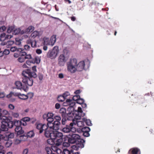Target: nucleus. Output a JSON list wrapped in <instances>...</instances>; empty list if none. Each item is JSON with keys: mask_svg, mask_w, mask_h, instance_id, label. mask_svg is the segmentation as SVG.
<instances>
[{"mask_svg": "<svg viewBox=\"0 0 154 154\" xmlns=\"http://www.w3.org/2000/svg\"><path fill=\"white\" fill-rule=\"evenodd\" d=\"M66 64L67 70L72 73H75L77 71H81L86 69L84 61H82L78 63L75 58L70 59Z\"/></svg>", "mask_w": 154, "mask_h": 154, "instance_id": "f257e3e1", "label": "nucleus"}, {"mask_svg": "<svg viewBox=\"0 0 154 154\" xmlns=\"http://www.w3.org/2000/svg\"><path fill=\"white\" fill-rule=\"evenodd\" d=\"M22 75V82L24 84V86L27 87V89L28 86H31L33 85V81L32 78H36L37 75L34 72L32 73L30 72L29 71H23Z\"/></svg>", "mask_w": 154, "mask_h": 154, "instance_id": "f03ea898", "label": "nucleus"}, {"mask_svg": "<svg viewBox=\"0 0 154 154\" xmlns=\"http://www.w3.org/2000/svg\"><path fill=\"white\" fill-rule=\"evenodd\" d=\"M68 141L70 143H76V146H73L72 147L75 150H78L79 148H82L84 147L85 140L81 139L80 136L77 134H72L70 137L68 138Z\"/></svg>", "mask_w": 154, "mask_h": 154, "instance_id": "7ed1b4c3", "label": "nucleus"}, {"mask_svg": "<svg viewBox=\"0 0 154 154\" xmlns=\"http://www.w3.org/2000/svg\"><path fill=\"white\" fill-rule=\"evenodd\" d=\"M59 51L58 46H54L52 50L49 51L47 54V57L51 59H54L57 56Z\"/></svg>", "mask_w": 154, "mask_h": 154, "instance_id": "20e7f679", "label": "nucleus"}, {"mask_svg": "<svg viewBox=\"0 0 154 154\" xmlns=\"http://www.w3.org/2000/svg\"><path fill=\"white\" fill-rule=\"evenodd\" d=\"M36 128L38 131L39 134L42 133L44 130L47 128L46 125L36 123L35 124Z\"/></svg>", "mask_w": 154, "mask_h": 154, "instance_id": "39448f33", "label": "nucleus"}, {"mask_svg": "<svg viewBox=\"0 0 154 154\" xmlns=\"http://www.w3.org/2000/svg\"><path fill=\"white\" fill-rule=\"evenodd\" d=\"M3 117L1 119H3V123L6 124L8 128H12L14 126L13 122L8 118L6 116Z\"/></svg>", "mask_w": 154, "mask_h": 154, "instance_id": "423d86ee", "label": "nucleus"}, {"mask_svg": "<svg viewBox=\"0 0 154 154\" xmlns=\"http://www.w3.org/2000/svg\"><path fill=\"white\" fill-rule=\"evenodd\" d=\"M44 130V135L47 137L52 138L53 135L54 134L53 131L51 130L49 128L47 127Z\"/></svg>", "mask_w": 154, "mask_h": 154, "instance_id": "0eeeda50", "label": "nucleus"}, {"mask_svg": "<svg viewBox=\"0 0 154 154\" xmlns=\"http://www.w3.org/2000/svg\"><path fill=\"white\" fill-rule=\"evenodd\" d=\"M54 114L51 112H48L47 114H45L43 116L44 119H46L48 122H53L54 120Z\"/></svg>", "mask_w": 154, "mask_h": 154, "instance_id": "6e6552de", "label": "nucleus"}, {"mask_svg": "<svg viewBox=\"0 0 154 154\" xmlns=\"http://www.w3.org/2000/svg\"><path fill=\"white\" fill-rule=\"evenodd\" d=\"M66 61V57L64 55L60 54L58 59V64L59 66H64Z\"/></svg>", "mask_w": 154, "mask_h": 154, "instance_id": "1a4fd4ad", "label": "nucleus"}, {"mask_svg": "<svg viewBox=\"0 0 154 154\" xmlns=\"http://www.w3.org/2000/svg\"><path fill=\"white\" fill-rule=\"evenodd\" d=\"M75 102L72 100L70 99H67L65 102L63 103L64 106H67L69 105V107L72 108L73 110L74 109V108L73 107L75 105Z\"/></svg>", "mask_w": 154, "mask_h": 154, "instance_id": "9d476101", "label": "nucleus"}, {"mask_svg": "<svg viewBox=\"0 0 154 154\" xmlns=\"http://www.w3.org/2000/svg\"><path fill=\"white\" fill-rule=\"evenodd\" d=\"M15 85L18 89H23L24 91L27 90V87L23 85L22 83L19 81H17L15 82Z\"/></svg>", "mask_w": 154, "mask_h": 154, "instance_id": "9b49d317", "label": "nucleus"}, {"mask_svg": "<svg viewBox=\"0 0 154 154\" xmlns=\"http://www.w3.org/2000/svg\"><path fill=\"white\" fill-rule=\"evenodd\" d=\"M75 112H77V114H75L77 115L76 116L78 117L77 118L75 117L76 119H80L81 116H85V114L83 113V111L81 107H79L77 111H76Z\"/></svg>", "mask_w": 154, "mask_h": 154, "instance_id": "f8f14e48", "label": "nucleus"}, {"mask_svg": "<svg viewBox=\"0 0 154 154\" xmlns=\"http://www.w3.org/2000/svg\"><path fill=\"white\" fill-rule=\"evenodd\" d=\"M19 54L21 55V56L18 58L17 60L19 62L22 63L24 62L25 61V59L24 58V56L26 54V53L25 52L23 51Z\"/></svg>", "mask_w": 154, "mask_h": 154, "instance_id": "ddd939ff", "label": "nucleus"}, {"mask_svg": "<svg viewBox=\"0 0 154 154\" xmlns=\"http://www.w3.org/2000/svg\"><path fill=\"white\" fill-rule=\"evenodd\" d=\"M129 154H140V150L138 148H133L129 150Z\"/></svg>", "mask_w": 154, "mask_h": 154, "instance_id": "4468645a", "label": "nucleus"}, {"mask_svg": "<svg viewBox=\"0 0 154 154\" xmlns=\"http://www.w3.org/2000/svg\"><path fill=\"white\" fill-rule=\"evenodd\" d=\"M34 29V27L33 26H30L26 29L24 31H22L21 32V33L22 34H23L24 33H28L31 32H32Z\"/></svg>", "mask_w": 154, "mask_h": 154, "instance_id": "2eb2a0df", "label": "nucleus"}, {"mask_svg": "<svg viewBox=\"0 0 154 154\" xmlns=\"http://www.w3.org/2000/svg\"><path fill=\"white\" fill-rule=\"evenodd\" d=\"M14 43V42L13 41L8 40L7 42H3L2 43L3 45H6L7 48H11V46Z\"/></svg>", "mask_w": 154, "mask_h": 154, "instance_id": "dca6fc26", "label": "nucleus"}, {"mask_svg": "<svg viewBox=\"0 0 154 154\" xmlns=\"http://www.w3.org/2000/svg\"><path fill=\"white\" fill-rule=\"evenodd\" d=\"M56 40V36L54 35H52L49 41V45L53 46L55 43Z\"/></svg>", "mask_w": 154, "mask_h": 154, "instance_id": "f3484780", "label": "nucleus"}, {"mask_svg": "<svg viewBox=\"0 0 154 154\" xmlns=\"http://www.w3.org/2000/svg\"><path fill=\"white\" fill-rule=\"evenodd\" d=\"M54 134L53 135V139H59L63 137V134L62 133L60 132H54Z\"/></svg>", "mask_w": 154, "mask_h": 154, "instance_id": "a211bd4d", "label": "nucleus"}, {"mask_svg": "<svg viewBox=\"0 0 154 154\" xmlns=\"http://www.w3.org/2000/svg\"><path fill=\"white\" fill-rule=\"evenodd\" d=\"M78 131L79 132H82L83 133L88 131H90V128L88 127H85L81 129H77Z\"/></svg>", "mask_w": 154, "mask_h": 154, "instance_id": "6ab92c4d", "label": "nucleus"}, {"mask_svg": "<svg viewBox=\"0 0 154 154\" xmlns=\"http://www.w3.org/2000/svg\"><path fill=\"white\" fill-rule=\"evenodd\" d=\"M15 130V132H17L18 135H20L22 134L24 132L22 130V128L21 126L16 127Z\"/></svg>", "mask_w": 154, "mask_h": 154, "instance_id": "aec40b11", "label": "nucleus"}, {"mask_svg": "<svg viewBox=\"0 0 154 154\" xmlns=\"http://www.w3.org/2000/svg\"><path fill=\"white\" fill-rule=\"evenodd\" d=\"M60 122L58 121H55L54 122V130H57L59 129Z\"/></svg>", "mask_w": 154, "mask_h": 154, "instance_id": "412c9836", "label": "nucleus"}, {"mask_svg": "<svg viewBox=\"0 0 154 154\" xmlns=\"http://www.w3.org/2000/svg\"><path fill=\"white\" fill-rule=\"evenodd\" d=\"M10 50L12 52H14L16 51L19 53L24 51V49L23 48H17L15 47H11Z\"/></svg>", "mask_w": 154, "mask_h": 154, "instance_id": "4be33fe9", "label": "nucleus"}, {"mask_svg": "<svg viewBox=\"0 0 154 154\" xmlns=\"http://www.w3.org/2000/svg\"><path fill=\"white\" fill-rule=\"evenodd\" d=\"M2 125L1 126V128L0 129L1 131H7L8 130V128L6 124L3 123V120L2 122Z\"/></svg>", "mask_w": 154, "mask_h": 154, "instance_id": "5701e85b", "label": "nucleus"}, {"mask_svg": "<svg viewBox=\"0 0 154 154\" xmlns=\"http://www.w3.org/2000/svg\"><path fill=\"white\" fill-rule=\"evenodd\" d=\"M70 125H66V127L62 128V131L64 133H68L70 132Z\"/></svg>", "mask_w": 154, "mask_h": 154, "instance_id": "b1692460", "label": "nucleus"}, {"mask_svg": "<svg viewBox=\"0 0 154 154\" xmlns=\"http://www.w3.org/2000/svg\"><path fill=\"white\" fill-rule=\"evenodd\" d=\"M52 149L55 152H56L57 154H63V151L61 150L55 146H53Z\"/></svg>", "mask_w": 154, "mask_h": 154, "instance_id": "393cba45", "label": "nucleus"}, {"mask_svg": "<svg viewBox=\"0 0 154 154\" xmlns=\"http://www.w3.org/2000/svg\"><path fill=\"white\" fill-rule=\"evenodd\" d=\"M56 140L55 143V144L57 146H59L62 144L63 142V137L56 139Z\"/></svg>", "mask_w": 154, "mask_h": 154, "instance_id": "a878e982", "label": "nucleus"}, {"mask_svg": "<svg viewBox=\"0 0 154 154\" xmlns=\"http://www.w3.org/2000/svg\"><path fill=\"white\" fill-rule=\"evenodd\" d=\"M66 109L65 108H62L60 109L59 110V112L61 114L62 117H65L66 116Z\"/></svg>", "mask_w": 154, "mask_h": 154, "instance_id": "bb28decb", "label": "nucleus"}, {"mask_svg": "<svg viewBox=\"0 0 154 154\" xmlns=\"http://www.w3.org/2000/svg\"><path fill=\"white\" fill-rule=\"evenodd\" d=\"M66 116L68 118L69 120H72L74 116V113L72 111L66 113Z\"/></svg>", "mask_w": 154, "mask_h": 154, "instance_id": "cd10ccee", "label": "nucleus"}, {"mask_svg": "<svg viewBox=\"0 0 154 154\" xmlns=\"http://www.w3.org/2000/svg\"><path fill=\"white\" fill-rule=\"evenodd\" d=\"M73 149L72 148L70 150H69L67 149H64L63 150V154H72Z\"/></svg>", "mask_w": 154, "mask_h": 154, "instance_id": "c85d7f7f", "label": "nucleus"}, {"mask_svg": "<svg viewBox=\"0 0 154 154\" xmlns=\"http://www.w3.org/2000/svg\"><path fill=\"white\" fill-rule=\"evenodd\" d=\"M54 122H48L47 124L46 125V126L48 128H49L51 130L53 131L54 130Z\"/></svg>", "mask_w": 154, "mask_h": 154, "instance_id": "c756f323", "label": "nucleus"}, {"mask_svg": "<svg viewBox=\"0 0 154 154\" xmlns=\"http://www.w3.org/2000/svg\"><path fill=\"white\" fill-rule=\"evenodd\" d=\"M32 63H36L39 64L40 62V59L38 57H35L34 58L32 59Z\"/></svg>", "mask_w": 154, "mask_h": 154, "instance_id": "7c9ffc66", "label": "nucleus"}, {"mask_svg": "<svg viewBox=\"0 0 154 154\" xmlns=\"http://www.w3.org/2000/svg\"><path fill=\"white\" fill-rule=\"evenodd\" d=\"M54 139H53V137L52 138H51V139H49L47 140V143L51 145H53L55 144V142H54Z\"/></svg>", "mask_w": 154, "mask_h": 154, "instance_id": "2f4dec72", "label": "nucleus"}, {"mask_svg": "<svg viewBox=\"0 0 154 154\" xmlns=\"http://www.w3.org/2000/svg\"><path fill=\"white\" fill-rule=\"evenodd\" d=\"M82 120L85 122L86 125L88 126H90L91 125V121L90 119H87L85 118H84L82 119Z\"/></svg>", "mask_w": 154, "mask_h": 154, "instance_id": "473e14b6", "label": "nucleus"}, {"mask_svg": "<svg viewBox=\"0 0 154 154\" xmlns=\"http://www.w3.org/2000/svg\"><path fill=\"white\" fill-rule=\"evenodd\" d=\"M39 33L37 31L33 32L31 34V36L33 38H35L37 36H39Z\"/></svg>", "mask_w": 154, "mask_h": 154, "instance_id": "72a5a7b5", "label": "nucleus"}, {"mask_svg": "<svg viewBox=\"0 0 154 154\" xmlns=\"http://www.w3.org/2000/svg\"><path fill=\"white\" fill-rule=\"evenodd\" d=\"M14 126L17 127L20 126H21V122L16 120H15L13 121Z\"/></svg>", "mask_w": 154, "mask_h": 154, "instance_id": "f704fd0d", "label": "nucleus"}, {"mask_svg": "<svg viewBox=\"0 0 154 154\" xmlns=\"http://www.w3.org/2000/svg\"><path fill=\"white\" fill-rule=\"evenodd\" d=\"M57 100L59 102H62L65 100V99L63 95H60L57 97Z\"/></svg>", "mask_w": 154, "mask_h": 154, "instance_id": "c9c22d12", "label": "nucleus"}, {"mask_svg": "<svg viewBox=\"0 0 154 154\" xmlns=\"http://www.w3.org/2000/svg\"><path fill=\"white\" fill-rule=\"evenodd\" d=\"M14 28V26H9L7 30V32L8 33H10L11 32L13 33Z\"/></svg>", "mask_w": 154, "mask_h": 154, "instance_id": "e433bc0d", "label": "nucleus"}, {"mask_svg": "<svg viewBox=\"0 0 154 154\" xmlns=\"http://www.w3.org/2000/svg\"><path fill=\"white\" fill-rule=\"evenodd\" d=\"M19 98L21 99L26 100L27 99V97L26 95H25L23 94H21L20 93L19 95Z\"/></svg>", "mask_w": 154, "mask_h": 154, "instance_id": "4c0bfd02", "label": "nucleus"}, {"mask_svg": "<svg viewBox=\"0 0 154 154\" xmlns=\"http://www.w3.org/2000/svg\"><path fill=\"white\" fill-rule=\"evenodd\" d=\"M27 135L28 137H33L34 135V134L33 131H31L28 132Z\"/></svg>", "mask_w": 154, "mask_h": 154, "instance_id": "58836bf2", "label": "nucleus"}, {"mask_svg": "<svg viewBox=\"0 0 154 154\" xmlns=\"http://www.w3.org/2000/svg\"><path fill=\"white\" fill-rule=\"evenodd\" d=\"M30 43L32 47L34 48L36 47V42L35 40L34 41L30 40Z\"/></svg>", "mask_w": 154, "mask_h": 154, "instance_id": "ea45409f", "label": "nucleus"}, {"mask_svg": "<svg viewBox=\"0 0 154 154\" xmlns=\"http://www.w3.org/2000/svg\"><path fill=\"white\" fill-rule=\"evenodd\" d=\"M44 45H49V38H43Z\"/></svg>", "mask_w": 154, "mask_h": 154, "instance_id": "a19ab883", "label": "nucleus"}, {"mask_svg": "<svg viewBox=\"0 0 154 154\" xmlns=\"http://www.w3.org/2000/svg\"><path fill=\"white\" fill-rule=\"evenodd\" d=\"M20 29H16L14 28V30L13 32V34H14L15 35L18 34L20 32Z\"/></svg>", "mask_w": 154, "mask_h": 154, "instance_id": "79ce46f5", "label": "nucleus"}, {"mask_svg": "<svg viewBox=\"0 0 154 154\" xmlns=\"http://www.w3.org/2000/svg\"><path fill=\"white\" fill-rule=\"evenodd\" d=\"M5 146L7 147H8L11 146L12 144V142L9 140L6 141L5 143Z\"/></svg>", "mask_w": 154, "mask_h": 154, "instance_id": "37998d69", "label": "nucleus"}, {"mask_svg": "<svg viewBox=\"0 0 154 154\" xmlns=\"http://www.w3.org/2000/svg\"><path fill=\"white\" fill-rule=\"evenodd\" d=\"M72 120V122L70 123V124H69L71 126H73L74 125H77L78 121L77 120H75L74 119H73Z\"/></svg>", "mask_w": 154, "mask_h": 154, "instance_id": "c03bdc74", "label": "nucleus"}, {"mask_svg": "<svg viewBox=\"0 0 154 154\" xmlns=\"http://www.w3.org/2000/svg\"><path fill=\"white\" fill-rule=\"evenodd\" d=\"M36 66H34L32 67V70L33 71V72L31 71L30 69H28L26 70V71H29V72H31L32 73L34 72L35 73L36 75H37L35 73V72L37 71V69H36Z\"/></svg>", "mask_w": 154, "mask_h": 154, "instance_id": "a18cd8bd", "label": "nucleus"}, {"mask_svg": "<svg viewBox=\"0 0 154 154\" xmlns=\"http://www.w3.org/2000/svg\"><path fill=\"white\" fill-rule=\"evenodd\" d=\"M84 123L83 121H78V122L77 126H78L80 127H82L84 126Z\"/></svg>", "mask_w": 154, "mask_h": 154, "instance_id": "49530a36", "label": "nucleus"}, {"mask_svg": "<svg viewBox=\"0 0 154 154\" xmlns=\"http://www.w3.org/2000/svg\"><path fill=\"white\" fill-rule=\"evenodd\" d=\"M63 119L62 120V123L63 125H65L66 124V122L67 120H68V118L66 116L65 117H62Z\"/></svg>", "mask_w": 154, "mask_h": 154, "instance_id": "de8ad7c7", "label": "nucleus"}, {"mask_svg": "<svg viewBox=\"0 0 154 154\" xmlns=\"http://www.w3.org/2000/svg\"><path fill=\"white\" fill-rule=\"evenodd\" d=\"M45 149L47 152V154H51L52 153V151L50 147H46Z\"/></svg>", "mask_w": 154, "mask_h": 154, "instance_id": "09e8293b", "label": "nucleus"}, {"mask_svg": "<svg viewBox=\"0 0 154 154\" xmlns=\"http://www.w3.org/2000/svg\"><path fill=\"white\" fill-rule=\"evenodd\" d=\"M80 97L79 95H76L72 97V100L74 101H77L80 98Z\"/></svg>", "mask_w": 154, "mask_h": 154, "instance_id": "8fccbe9b", "label": "nucleus"}, {"mask_svg": "<svg viewBox=\"0 0 154 154\" xmlns=\"http://www.w3.org/2000/svg\"><path fill=\"white\" fill-rule=\"evenodd\" d=\"M77 103L80 104H82L83 103H84V99L79 98V99L78 100Z\"/></svg>", "mask_w": 154, "mask_h": 154, "instance_id": "3c124183", "label": "nucleus"}, {"mask_svg": "<svg viewBox=\"0 0 154 154\" xmlns=\"http://www.w3.org/2000/svg\"><path fill=\"white\" fill-rule=\"evenodd\" d=\"M24 58L25 59H32V56L31 54H27V53H26V54L24 56Z\"/></svg>", "mask_w": 154, "mask_h": 154, "instance_id": "603ef678", "label": "nucleus"}, {"mask_svg": "<svg viewBox=\"0 0 154 154\" xmlns=\"http://www.w3.org/2000/svg\"><path fill=\"white\" fill-rule=\"evenodd\" d=\"M27 97V99L29 98L30 99L32 98L33 96V94L31 92H29L26 95Z\"/></svg>", "mask_w": 154, "mask_h": 154, "instance_id": "864d4df0", "label": "nucleus"}, {"mask_svg": "<svg viewBox=\"0 0 154 154\" xmlns=\"http://www.w3.org/2000/svg\"><path fill=\"white\" fill-rule=\"evenodd\" d=\"M5 34L3 33L1 34L0 35V40L1 41H4L5 40Z\"/></svg>", "mask_w": 154, "mask_h": 154, "instance_id": "5fc2aeb1", "label": "nucleus"}, {"mask_svg": "<svg viewBox=\"0 0 154 154\" xmlns=\"http://www.w3.org/2000/svg\"><path fill=\"white\" fill-rule=\"evenodd\" d=\"M10 53V51L8 49H6L4 50V51L3 52V54L5 55H8Z\"/></svg>", "mask_w": 154, "mask_h": 154, "instance_id": "6e6d98bb", "label": "nucleus"}, {"mask_svg": "<svg viewBox=\"0 0 154 154\" xmlns=\"http://www.w3.org/2000/svg\"><path fill=\"white\" fill-rule=\"evenodd\" d=\"M69 142H63V146L64 147H68L69 146Z\"/></svg>", "mask_w": 154, "mask_h": 154, "instance_id": "4d7b16f0", "label": "nucleus"}, {"mask_svg": "<svg viewBox=\"0 0 154 154\" xmlns=\"http://www.w3.org/2000/svg\"><path fill=\"white\" fill-rule=\"evenodd\" d=\"M54 118L56 120L55 121H58L60 122L61 120V117L59 116H54Z\"/></svg>", "mask_w": 154, "mask_h": 154, "instance_id": "13d9d810", "label": "nucleus"}, {"mask_svg": "<svg viewBox=\"0 0 154 154\" xmlns=\"http://www.w3.org/2000/svg\"><path fill=\"white\" fill-rule=\"evenodd\" d=\"M14 137V134L13 133H10L8 135V137L9 138H13Z\"/></svg>", "mask_w": 154, "mask_h": 154, "instance_id": "bf43d9fd", "label": "nucleus"}, {"mask_svg": "<svg viewBox=\"0 0 154 154\" xmlns=\"http://www.w3.org/2000/svg\"><path fill=\"white\" fill-rule=\"evenodd\" d=\"M26 122H29L30 120V119L29 117H24L22 119Z\"/></svg>", "mask_w": 154, "mask_h": 154, "instance_id": "052dcab7", "label": "nucleus"}, {"mask_svg": "<svg viewBox=\"0 0 154 154\" xmlns=\"http://www.w3.org/2000/svg\"><path fill=\"white\" fill-rule=\"evenodd\" d=\"M89 131H88L85 132L84 133H83V135L86 137H89L90 135V134L89 133Z\"/></svg>", "mask_w": 154, "mask_h": 154, "instance_id": "680f3d73", "label": "nucleus"}, {"mask_svg": "<svg viewBox=\"0 0 154 154\" xmlns=\"http://www.w3.org/2000/svg\"><path fill=\"white\" fill-rule=\"evenodd\" d=\"M21 125H23L24 126H26L27 125V124L26 122L24 121L21 120Z\"/></svg>", "mask_w": 154, "mask_h": 154, "instance_id": "e2e57ef3", "label": "nucleus"}, {"mask_svg": "<svg viewBox=\"0 0 154 154\" xmlns=\"http://www.w3.org/2000/svg\"><path fill=\"white\" fill-rule=\"evenodd\" d=\"M70 128H71L70 131L74 132L76 131V128L74 127L73 126H70Z\"/></svg>", "mask_w": 154, "mask_h": 154, "instance_id": "0e129e2a", "label": "nucleus"}, {"mask_svg": "<svg viewBox=\"0 0 154 154\" xmlns=\"http://www.w3.org/2000/svg\"><path fill=\"white\" fill-rule=\"evenodd\" d=\"M69 92H66L65 93H64L63 94V96H64V97L65 98V99L66 98V97H67V96H69Z\"/></svg>", "mask_w": 154, "mask_h": 154, "instance_id": "69168bd1", "label": "nucleus"}, {"mask_svg": "<svg viewBox=\"0 0 154 154\" xmlns=\"http://www.w3.org/2000/svg\"><path fill=\"white\" fill-rule=\"evenodd\" d=\"M30 48V46L28 45H25L24 46V48L26 50H29Z\"/></svg>", "mask_w": 154, "mask_h": 154, "instance_id": "338daca9", "label": "nucleus"}, {"mask_svg": "<svg viewBox=\"0 0 154 154\" xmlns=\"http://www.w3.org/2000/svg\"><path fill=\"white\" fill-rule=\"evenodd\" d=\"M38 78L40 80H42L43 79V75L42 74H39L38 75Z\"/></svg>", "mask_w": 154, "mask_h": 154, "instance_id": "774afa93", "label": "nucleus"}]
</instances>
